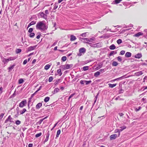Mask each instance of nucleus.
Returning a JSON list of instances; mask_svg holds the SVG:
<instances>
[{
    "label": "nucleus",
    "mask_w": 147,
    "mask_h": 147,
    "mask_svg": "<svg viewBox=\"0 0 147 147\" xmlns=\"http://www.w3.org/2000/svg\"><path fill=\"white\" fill-rule=\"evenodd\" d=\"M122 77H120V78H116V79H115L114 80H113V81H116V80H117L119 79H120L121 78H122Z\"/></svg>",
    "instance_id": "nucleus-58"
},
{
    "label": "nucleus",
    "mask_w": 147,
    "mask_h": 147,
    "mask_svg": "<svg viewBox=\"0 0 147 147\" xmlns=\"http://www.w3.org/2000/svg\"><path fill=\"white\" fill-rule=\"evenodd\" d=\"M112 65L113 66H116L118 65V63L116 61H113L112 63Z\"/></svg>",
    "instance_id": "nucleus-39"
},
{
    "label": "nucleus",
    "mask_w": 147,
    "mask_h": 147,
    "mask_svg": "<svg viewBox=\"0 0 147 147\" xmlns=\"http://www.w3.org/2000/svg\"><path fill=\"white\" fill-rule=\"evenodd\" d=\"M143 73L142 71H138L135 74L136 76H139L140 75H142L143 74Z\"/></svg>",
    "instance_id": "nucleus-18"
},
{
    "label": "nucleus",
    "mask_w": 147,
    "mask_h": 147,
    "mask_svg": "<svg viewBox=\"0 0 147 147\" xmlns=\"http://www.w3.org/2000/svg\"><path fill=\"white\" fill-rule=\"evenodd\" d=\"M43 121V120L42 119H41L38 122V123L40 125L41 123Z\"/></svg>",
    "instance_id": "nucleus-52"
},
{
    "label": "nucleus",
    "mask_w": 147,
    "mask_h": 147,
    "mask_svg": "<svg viewBox=\"0 0 147 147\" xmlns=\"http://www.w3.org/2000/svg\"><path fill=\"white\" fill-rule=\"evenodd\" d=\"M77 39L76 37L74 35H71L70 36V40L71 41H73L76 40Z\"/></svg>",
    "instance_id": "nucleus-11"
},
{
    "label": "nucleus",
    "mask_w": 147,
    "mask_h": 147,
    "mask_svg": "<svg viewBox=\"0 0 147 147\" xmlns=\"http://www.w3.org/2000/svg\"><path fill=\"white\" fill-rule=\"evenodd\" d=\"M42 104L41 103H39L37 104L36 106V109H39L40 107L42 106Z\"/></svg>",
    "instance_id": "nucleus-8"
},
{
    "label": "nucleus",
    "mask_w": 147,
    "mask_h": 147,
    "mask_svg": "<svg viewBox=\"0 0 147 147\" xmlns=\"http://www.w3.org/2000/svg\"><path fill=\"white\" fill-rule=\"evenodd\" d=\"M14 67V65H12L8 68V69L9 70H10L13 69Z\"/></svg>",
    "instance_id": "nucleus-49"
},
{
    "label": "nucleus",
    "mask_w": 147,
    "mask_h": 147,
    "mask_svg": "<svg viewBox=\"0 0 147 147\" xmlns=\"http://www.w3.org/2000/svg\"><path fill=\"white\" fill-rule=\"evenodd\" d=\"M141 107H138V109H137V108H136L135 109V111H138L139 110H140L141 109Z\"/></svg>",
    "instance_id": "nucleus-54"
},
{
    "label": "nucleus",
    "mask_w": 147,
    "mask_h": 147,
    "mask_svg": "<svg viewBox=\"0 0 147 147\" xmlns=\"http://www.w3.org/2000/svg\"><path fill=\"white\" fill-rule=\"evenodd\" d=\"M37 45L34 46H31L29 47L28 48V51H30L34 50L36 47Z\"/></svg>",
    "instance_id": "nucleus-7"
},
{
    "label": "nucleus",
    "mask_w": 147,
    "mask_h": 147,
    "mask_svg": "<svg viewBox=\"0 0 147 147\" xmlns=\"http://www.w3.org/2000/svg\"><path fill=\"white\" fill-rule=\"evenodd\" d=\"M115 48L116 47L114 44L111 45L109 47V49L111 50H114L115 49Z\"/></svg>",
    "instance_id": "nucleus-19"
},
{
    "label": "nucleus",
    "mask_w": 147,
    "mask_h": 147,
    "mask_svg": "<svg viewBox=\"0 0 147 147\" xmlns=\"http://www.w3.org/2000/svg\"><path fill=\"white\" fill-rule=\"evenodd\" d=\"M45 14H49V11L48 10H46L45 11Z\"/></svg>",
    "instance_id": "nucleus-59"
},
{
    "label": "nucleus",
    "mask_w": 147,
    "mask_h": 147,
    "mask_svg": "<svg viewBox=\"0 0 147 147\" xmlns=\"http://www.w3.org/2000/svg\"><path fill=\"white\" fill-rule=\"evenodd\" d=\"M59 88H55L53 91V94L56 93L58 92H59Z\"/></svg>",
    "instance_id": "nucleus-22"
},
{
    "label": "nucleus",
    "mask_w": 147,
    "mask_h": 147,
    "mask_svg": "<svg viewBox=\"0 0 147 147\" xmlns=\"http://www.w3.org/2000/svg\"><path fill=\"white\" fill-rule=\"evenodd\" d=\"M26 111V109L24 108L22 111H20V114H23Z\"/></svg>",
    "instance_id": "nucleus-26"
},
{
    "label": "nucleus",
    "mask_w": 147,
    "mask_h": 147,
    "mask_svg": "<svg viewBox=\"0 0 147 147\" xmlns=\"http://www.w3.org/2000/svg\"><path fill=\"white\" fill-rule=\"evenodd\" d=\"M125 53V51L122 50L121 51L120 53L121 55H123Z\"/></svg>",
    "instance_id": "nucleus-50"
},
{
    "label": "nucleus",
    "mask_w": 147,
    "mask_h": 147,
    "mask_svg": "<svg viewBox=\"0 0 147 147\" xmlns=\"http://www.w3.org/2000/svg\"><path fill=\"white\" fill-rule=\"evenodd\" d=\"M114 51H112L110 53V56H111L114 53Z\"/></svg>",
    "instance_id": "nucleus-63"
},
{
    "label": "nucleus",
    "mask_w": 147,
    "mask_h": 147,
    "mask_svg": "<svg viewBox=\"0 0 147 147\" xmlns=\"http://www.w3.org/2000/svg\"><path fill=\"white\" fill-rule=\"evenodd\" d=\"M87 33V32H85L82 34H80V36L83 37H85L86 36V34Z\"/></svg>",
    "instance_id": "nucleus-34"
},
{
    "label": "nucleus",
    "mask_w": 147,
    "mask_h": 147,
    "mask_svg": "<svg viewBox=\"0 0 147 147\" xmlns=\"http://www.w3.org/2000/svg\"><path fill=\"white\" fill-rule=\"evenodd\" d=\"M67 59V57L66 56H63L61 58V60L63 61H65Z\"/></svg>",
    "instance_id": "nucleus-38"
},
{
    "label": "nucleus",
    "mask_w": 147,
    "mask_h": 147,
    "mask_svg": "<svg viewBox=\"0 0 147 147\" xmlns=\"http://www.w3.org/2000/svg\"><path fill=\"white\" fill-rule=\"evenodd\" d=\"M86 52V49L84 48H81L79 49V52L84 54Z\"/></svg>",
    "instance_id": "nucleus-5"
},
{
    "label": "nucleus",
    "mask_w": 147,
    "mask_h": 147,
    "mask_svg": "<svg viewBox=\"0 0 147 147\" xmlns=\"http://www.w3.org/2000/svg\"><path fill=\"white\" fill-rule=\"evenodd\" d=\"M72 67V65L66 64L61 66V68H63L64 70L67 69H70Z\"/></svg>",
    "instance_id": "nucleus-2"
},
{
    "label": "nucleus",
    "mask_w": 147,
    "mask_h": 147,
    "mask_svg": "<svg viewBox=\"0 0 147 147\" xmlns=\"http://www.w3.org/2000/svg\"><path fill=\"white\" fill-rule=\"evenodd\" d=\"M57 72L58 73V74L59 75V76H61L62 74V73L61 72V69H58L57 70Z\"/></svg>",
    "instance_id": "nucleus-17"
},
{
    "label": "nucleus",
    "mask_w": 147,
    "mask_h": 147,
    "mask_svg": "<svg viewBox=\"0 0 147 147\" xmlns=\"http://www.w3.org/2000/svg\"><path fill=\"white\" fill-rule=\"evenodd\" d=\"M36 59H34L33 60V61H32V64H34V63L36 62Z\"/></svg>",
    "instance_id": "nucleus-60"
},
{
    "label": "nucleus",
    "mask_w": 147,
    "mask_h": 147,
    "mask_svg": "<svg viewBox=\"0 0 147 147\" xmlns=\"http://www.w3.org/2000/svg\"><path fill=\"white\" fill-rule=\"evenodd\" d=\"M66 0H58V3H59L63 1H65Z\"/></svg>",
    "instance_id": "nucleus-57"
},
{
    "label": "nucleus",
    "mask_w": 147,
    "mask_h": 147,
    "mask_svg": "<svg viewBox=\"0 0 147 147\" xmlns=\"http://www.w3.org/2000/svg\"><path fill=\"white\" fill-rule=\"evenodd\" d=\"M24 82V80L22 79H20L19 80L18 83L19 84H21Z\"/></svg>",
    "instance_id": "nucleus-32"
},
{
    "label": "nucleus",
    "mask_w": 147,
    "mask_h": 147,
    "mask_svg": "<svg viewBox=\"0 0 147 147\" xmlns=\"http://www.w3.org/2000/svg\"><path fill=\"white\" fill-rule=\"evenodd\" d=\"M3 61L4 63H7L9 61H8V59L4 58L3 59Z\"/></svg>",
    "instance_id": "nucleus-31"
},
{
    "label": "nucleus",
    "mask_w": 147,
    "mask_h": 147,
    "mask_svg": "<svg viewBox=\"0 0 147 147\" xmlns=\"http://www.w3.org/2000/svg\"><path fill=\"white\" fill-rule=\"evenodd\" d=\"M75 95V94H72L69 97L67 101H68L74 95Z\"/></svg>",
    "instance_id": "nucleus-44"
},
{
    "label": "nucleus",
    "mask_w": 147,
    "mask_h": 147,
    "mask_svg": "<svg viewBox=\"0 0 147 147\" xmlns=\"http://www.w3.org/2000/svg\"><path fill=\"white\" fill-rule=\"evenodd\" d=\"M51 67L50 65L47 64L44 67V69L46 70L48 69Z\"/></svg>",
    "instance_id": "nucleus-21"
},
{
    "label": "nucleus",
    "mask_w": 147,
    "mask_h": 147,
    "mask_svg": "<svg viewBox=\"0 0 147 147\" xmlns=\"http://www.w3.org/2000/svg\"><path fill=\"white\" fill-rule=\"evenodd\" d=\"M36 23V22L34 21H32L28 25V28H29L31 26L35 24Z\"/></svg>",
    "instance_id": "nucleus-16"
},
{
    "label": "nucleus",
    "mask_w": 147,
    "mask_h": 147,
    "mask_svg": "<svg viewBox=\"0 0 147 147\" xmlns=\"http://www.w3.org/2000/svg\"><path fill=\"white\" fill-rule=\"evenodd\" d=\"M91 82V80H89L88 81L85 80V83L86 85H88Z\"/></svg>",
    "instance_id": "nucleus-40"
},
{
    "label": "nucleus",
    "mask_w": 147,
    "mask_h": 147,
    "mask_svg": "<svg viewBox=\"0 0 147 147\" xmlns=\"http://www.w3.org/2000/svg\"><path fill=\"white\" fill-rule=\"evenodd\" d=\"M41 132H40L38 134H37L35 135V137L36 138H38L40 136L42 135Z\"/></svg>",
    "instance_id": "nucleus-35"
},
{
    "label": "nucleus",
    "mask_w": 147,
    "mask_h": 147,
    "mask_svg": "<svg viewBox=\"0 0 147 147\" xmlns=\"http://www.w3.org/2000/svg\"><path fill=\"white\" fill-rule=\"evenodd\" d=\"M11 119L12 118L11 117V115H9L7 118L5 120V123H7L8 121L11 122Z\"/></svg>",
    "instance_id": "nucleus-9"
},
{
    "label": "nucleus",
    "mask_w": 147,
    "mask_h": 147,
    "mask_svg": "<svg viewBox=\"0 0 147 147\" xmlns=\"http://www.w3.org/2000/svg\"><path fill=\"white\" fill-rule=\"evenodd\" d=\"M120 128H121L120 129V131H121L124 129H126V127L125 126H123V127H120Z\"/></svg>",
    "instance_id": "nucleus-29"
},
{
    "label": "nucleus",
    "mask_w": 147,
    "mask_h": 147,
    "mask_svg": "<svg viewBox=\"0 0 147 147\" xmlns=\"http://www.w3.org/2000/svg\"><path fill=\"white\" fill-rule=\"evenodd\" d=\"M16 123L17 125H19L21 123V121L19 120H17L16 121Z\"/></svg>",
    "instance_id": "nucleus-45"
},
{
    "label": "nucleus",
    "mask_w": 147,
    "mask_h": 147,
    "mask_svg": "<svg viewBox=\"0 0 147 147\" xmlns=\"http://www.w3.org/2000/svg\"><path fill=\"white\" fill-rule=\"evenodd\" d=\"M100 74V72L99 71H97L94 73V76L95 77H97Z\"/></svg>",
    "instance_id": "nucleus-24"
},
{
    "label": "nucleus",
    "mask_w": 147,
    "mask_h": 147,
    "mask_svg": "<svg viewBox=\"0 0 147 147\" xmlns=\"http://www.w3.org/2000/svg\"><path fill=\"white\" fill-rule=\"evenodd\" d=\"M116 85V84H112L109 83L108 84V85L109 86V87L111 88H112L114 87Z\"/></svg>",
    "instance_id": "nucleus-15"
},
{
    "label": "nucleus",
    "mask_w": 147,
    "mask_h": 147,
    "mask_svg": "<svg viewBox=\"0 0 147 147\" xmlns=\"http://www.w3.org/2000/svg\"><path fill=\"white\" fill-rule=\"evenodd\" d=\"M36 29L43 31H45L47 28L44 21L38 22L36 25Z\"/></svg>",
    "instance_id": "nucleus-1"
},
{
    "label": "nucleus",
    "mask_w": 147,
    "mask_h": 147,
    "mask_svg": "<svg viewBox=\"0 0 147 147\" xmlns=\"http://www.w3.org/2000/svg\"><path fill=\"white\" fill-rule=\"evenodd\" d=\"M131 55V53L129 52H127L125 53V56L126 57H130Z\"/></svg>",
    "instance_id": "nucleus-14"
},
{
    "label": "nucleus",
    "mask_w": 147,
    "mask_h": 147,
    "mask_svg": "<svg viewBox=\"0 0 147 147\" xmlns=\"http://www.w3.org/2000/svg\"><path fill=\"white\" fill-rule=\"evenodd\" d=\"M5 113H1L0 115V119H1L3 118V116L4 115Z\"/></svg>",
    "instance_id": "nucleus-47"
},
{
    "label": "nucleus",
    "mask_w": 147,
    "mask_h": 147,
    "mask_svg": "<svg viewBox=\"0 0 147 147\" xmlns=\"http://www.w3.org/2000/svg\"><path fill=\"white\" fill-rule=\"evenodd\" d=\"M16 51L17 53H20L21 51V49H18L16 50Z\"/></svg>",
    "instance_id": "nucleus-43"
},
{
    "label": "nucleus",
    "mask_w": 147,
    "mask_h": 147,
    "mask_svg": "<svg viewBox=\"0 0 147 147\" xmlns=\"http://www.w3.org/2000/svg\"><path fill=\"white\" fill-rule=\"evenodd\" d=\"M27 62V59H25V60L23 62V64L24 65H25Z\"/></svg>",
    "instance_id": "nucleus-53"
},
{
    "label": "nucleus",
    "mask_w": 147,
    "mask_h": 147,
    "mask_svg": "<svg viewBox=\"0 0 147 147\" xmlns=\"http://www.w3.org/2000/svg\"><path fill=\"white\" fill-rule=\"evenodd\" d=\"M49 136V134L48 133L46 135V138L44 141L45 142H46L48 141Z\"/></svg>",
    "instance_id": "nucleus-20"
},
{
    "label": "nucleus",
    "mask_w": 147,
    "mask_h": 147,
    "mask_svg": "<svg viewBox=\"0 0 147 147\" xmlns=\"http://www.w3.org/2000/svg\"><path fill=\"white\" fill-rule=\"evenodd\" d=\"M42 86H40L39 88L36 90V92L33 94V95H34L38 91H39L40 90H41V89L42 88Z\"/></svg>",
    "instance_id": "nucleus-41"
},
{
    "label": "nucleus",
    "mask_w": 147,
    "mask_h": 147,
    "mask_svg": "<svg viewBox=\"0 0 147 147\" xmlns=\"http://www.w3.org/2000/svg\"><path fill=\"white\" fill-rule=\"evenodd\" d=\"M122 0H115L114 1L115 4H117L120 3Z\"/></svg>",
    "instance_id": "nucleus-30"
},
{
    "label": "nucleus",
    "mask_w": 147,
    "mask_h": 147,
    "mask_svg": "<svg viewBox=\"0 0 147 147\" xmlns=\"http://www.w3.org/2000/svg\"><path fill=\"white\" fill-rule=\"evenodd\" d=\"M16 59V58H15V57H10L8 58V61H9L13 60L15 59Z\"/></svg>",
    "instance_id": "nucleus-28"
},
{
    "label": "nucleus",
    "mask_w": 147,
    "mask_h": 147,
    "mask_svg": "<svg viewBox=\"0 0 147 147\" xmlns=\"http://www.w3.org/2000/svg\"><path fill=\"white\" fill-rule=\"evenodd\" d=\"M33 29L32 28H30L29 29L28 32L30 33H31L33 31Z\"/></svg>",
    "instance_id": "nucleus-51"
},
{
    "label": "nucleus",
    "mask_w": 147,
    "mask_h": 147,
    "mask_svg": "<svg viewBox=\"0 0 147 147\" xmlns=\"http://www.w3.org/2000/svg\"><path fill=\"white\" fill-rule=\"evenodd\" d=\"M117 59L120 62H121V61L122 59H121V57H120V56L118 57H117Z\"/></svg>",
    "instance_id": "nucleus-48"
},
{
    "label": "nucleus",
    "mask_w": 147,
    "mask_h": 147,
    "mask_svg": "<svg viewBox=\"0 0 147 147\" xmlns=\"http://www.w3.org/2000/svg\"><path fill=\"white\" fill-rule=\"evenodd\" d=\"M35 35V34L34 33H30L29 34V36L31 38L33 37Z\"/></svg>",
    "instance_id": "nucleus-33"
},
{
    "label": "nucleus",
    "mask_w": 147,
    "mask_h": 147,
    "mask_svg": "<svg viewBox=\"0 0 147 147\" xmlns=\"http://www.w3.org/2000/svg\"><path fill=\"white\" fill-rule=\"evenodd\" d=\"M28 147H32L33 144H28Z\"/></svg>",
    "instance_id": "nucleus-61"
},
{
    "label": "nucleus",
    "mask_w": 147,
    "mask_h": 147,
    "mask_svg": "<svg viewBox=\"0 0 147 147\" xmlns=\"http://www.w3.org/2000/svg\"><path fill=\"white\" fill-rule=\"evenodd\" d=\"M80 82L82 84H84L85 83V80H81L80 81Z\"/></svg>",
    "instance_id": "nucleus-55"
},
{
    "label": "nucleus",
    "mask_w": 147,
    "mask_h": 147,
    "mask_svg": "<svg viewBox=\"0 0 147 147\" xmlns=\"http://www.w3.org/2000/svg\"><path fill=\"white\" fill-rule=\"evenodd\" d=\"M26 104L27 101L26 100H24L19 103V106L20 107L22 108L25 106Z\"/></svg>",
    "instance_id": "nucleus-3"
},
{
    "label": "nucleus",
    "mask_w": 147,
    "mask_h": 147,
    "mask_svg": "<svg viewBox=\"0 0 147 147\" xmlns=\"http://www.w3.org/2000/svg\"><path fill=\"white\" fill-rule=\"evenodd\" d=\"M143 35V33L141 32H138V33L135 34L134 35V36L137 37H138L139 36Z\"/></svg>",
    "instance_id": "nucleus-10"
},
{
    "label": "nucleus",
    "mask_w": 147,
    "mask_h": 147,
    "mask_svg": "<svg viewBox=\"0 0 147 147\" xmlns=\"http://www.w3.org/2000/svg\"><path fill=\"white\" fill-rule=\"evenodd\" d=\"M53 80V78L52 76L50 77L49 78V82H51Z\"/></svg>",
    "instance_id": "nucleus-46"
},
{
    "label": "nucleus",
    "mask_w": 147,
    "mask_h": 147,
    "mask_svg": "<svg viewBox=\"0 0 147 147\" xmlns=\"http://www.w3.org/2000/svg\"><path fill=\"white\" fill-rule=\"evenodd\" d=\"M142 57V54L140 53H138L135 56L136 58L138 59H140Z\"/></svg>",
    "instance_id": "nucleus-13"
},
{
    "label": "nucleus",
    "mask_w": 147,
    "mask_h": 147,
    "mask_svg": "<svg viewBox=\"0 0 147 147\" xmlns=\"http://www.w3.org/2000/svg\"><path fill=\"white\" fill-rule=\"evenodd\" d=\"M57 44V42H54L53 44V45H52V46H55V45Z\"/></svg>",
    "instance_id": "nucleus-64"
},
{
    "label": "nucleus",
    "mask_w": 147,
    "mask_h": 147,
    "mask_svg": "<svg viewBox=\"0 0 147 147\" xmlns=\"http://www.w3.org/2000/svg\"><path fill=\"white\" fill-rule=\"evenodd\" d=\"M58 3H57L56 2L55 3V4L54 5L53 9L55 10L57 8V7H58Z\"/></svg>",
    "instance_id": "nucleus-23"
},
{
    "label": "nucleus",
    "mask_w": 147,
    "mask_h": 147,
    "mask_svg": "<svg viewBox=\"0 0 147 147\" xmlns=\"http://www.w3.org/2000/svg\"><path fill=\"white\" fill-rule=\"evenodd\" d=\"M50 99V98L49 97H47L45 98L44 99V101L46 102H48Z\"/></svg>",
    "instance_id": "nucleus-27"
},
{
    "label": "nucleus",
    "mask_w": 147,
    "mask_h": 147,
    "mask_svg": "<svg viewBox=\"0 0 147 147\" xmlns=\"http://www.w3.org/2000/svg\"><path fill=\"white\" fill-rule=\"evenodd\" d=\"M60 133H61L60 130V129L58 130L57 132V134L56 135V138H58L59 137V134H60Z\"/></svg>",
    "instance_id": "nucleus-25"
},
{
    "label": "nucleus",
    "mask_w": 147,
    "mask_h": 147,
    "mask_svg": "<svg viewBox=\"0 0 147 147\" xmlns=\"http://www.w3.org/2000/svg\"><path fill=\"white\" fill-rule=\"evenodd\" d=\"M82 40H84V41H83V42L84 43H88V42H86L85 41H86L88 42H90V40L88 38H81Z\"/></svg>",
    "instance_id": "nucleus-12"
},
{
    "label": "nucleus",
    "mask_w": 147,
    "mask_h": 147,
    "mask_svg": "<svg viewBox=\"0 0 147 147\" xmlns=\"http://www.w3.org/2000/svg\"><path fill=\"white\" fill-rule=\"evenodd\" d=\"M82 53H80V52H79L77 54V55L78 56H79V57H80V56H81V55H82Z\"/></svg>",
    "instance_id": "nucleus-62"
},
{
    "label": "nucleus",
    "mask_w": 147,
    "mask_h": 147,
    "mask_svg": "<svg viewBox=\"0 0 147 147\" xmlns=\"http://www.w3.org/2000/svg\"><path fill=\"white\" fill-rule=\"evenodd\" d=\"M117 137V135L116 134H114L111 135L110 136V138L111 140L115 139Z\"/></svg>",
    "instance_id": "nucleus-4"
},
{
    "label": "nucleus",
    "mask_w": 147,
    "mask_h": 147,
    "mask_svg": "<svg viewBox=\"0 0 147 147\" xmlns=\"http://www.w3.org/2000/svg\"><path fill=\"white\" fill-rule=\"evenodd\" d=\"M120 131V130H119V129H116L115 131V133H117V132L119 133L118 136H119L120 135V133L119 132Z\"/></svg>",
    "instance_id": "nucleus-36"
},
{
    "label": "nucleus",
    "mask_w": 147,
    "mask_h": 147,
    "mask_svg": "<svg viewBox=\"0 0 147 147\" xmlns=\"http://www.w3.org/2000/svg\"><path fill=\"white\" fill-rule=\"evenodd\" d=\"M3 88L2 87H1L0 88V94H1L3 92Z\"/></svg>",
    "instance_id": "nucleus-56"
},
{
    "label": "nucleus",
    "mask_w": 147,
    "mask_h": 147,
    "mask_svg": "<svg viewBox=\"0 0 147 147\" xmlns=\"http://www.w3.org/2000/svg\"><path fill=\"white\" fill-rule=\"evenodd\" d=\"M83 69L84 71L88 70V67L87 66H84L83 67Z\"/></svg>",
    "instance_id": "nucleus-37"
},
{
    "label": "nucleus",
    "mask_w": 147,
    "mask_h": 147,
    "mask_svg": "<svg viewBox=\"0 0 147 147\" xmlns=\"http://www.w3.org/2000/svg\"><path fill=\"white\" fill-rule=\"evenodd\" d=\"M117 42L118 44H120L122 43V40L120 39H119L117 40Z\"/></svg>",
    "instance_id": "nucleus-42"
},
{
    "label": "nucleus",
    "mask_w": 147,
    "mask_h": 147,
    "mask_svg": "<svg viewBox=\"0 0 147 147\" xmlns=\"http://www.w3.org/2000/svg\"><path fill=\"white\" fill-rule=\"evenodd\" d=\"M40 16L42 18H43L45 20L47 19V15L46 14H45L43 12L40 13Z\"/></svg>",
    "instance_id": "nucleus-6"
}]
</instances>
